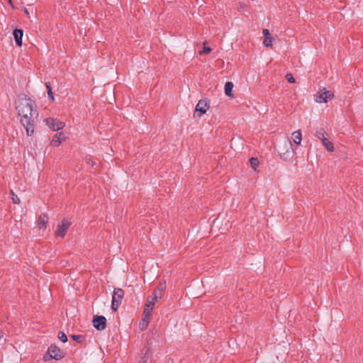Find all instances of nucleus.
Here are the masks:
<instances>
[{
  "label": "nucleus",
  "mask_w": 363,
  "mask_h": 363,
  "mask_svg": "<svg viewBox=\"0 0 363 363\" xmlns=\"http://www.w3.org/2000/svg\"><path fill=\"white\" fill-rule=\"evenodd\" d=\"M72 337L73 338V340H77V341H78L81 339L80 335H72Z\"/></svg>",
  "instance_id": "obj_29"
},
{
  "label": "nucleus",
  "mask_w": 363,
  "mask_h": 363,
  "mask_svg": "<svg viewBox=\"0 0 363 363\" xmlns=\"http://www.w3.org/2000/svg\"><path fill=\"white\" fill-rule=\"evenodd\" d=\"M152 308H147L145 306L142 318L146 319L150 321L151 319V317H152Z\"/></svg>",
  "instance_id": "obj_18"
},
{
  "label": "nucleus",
  "mask_w": 363,
  "mask_h": 363,
  "mask_svg": "<svg viewBox=\"0 0 363 363\" xmlns=\"http://www.w3.org/2000/svg\"><path fill=\"white\" fill-rule=\"evenodd\" d=\"M9 3L11 4V0H8Z\"/></svg>",
  "instance_id": "obj_33"
},
{
  "label": "nucleus",
  "mask_w": 363,
  "mask_h": 363,
  "mask_svg": "<svg viewBox=\"0 0 363 363\" xmlns=\"http://www.w3.org/2000/svg\"><path fill=\"white\" fill-rule=\"evenodd\" d=\"M321 142L323 146L327 149V150H328L329 152L334 151L333 143L328 140L327 137L325 139L322 140Z\"/></svg>",
  "instance_id": "obj_15"
},
{
  "label": "nucleus",
  "mask_w": 363,
  "mask_h": 363,
  "mask_svg": "<svg viewBox=\"0 0 363 363\" xmlns=\"http://www.w3.org/2000/svg\"><path fill=\"white\" fill-rule=\"evenodd\" d=\"M327 136H328V134L323 128H320L316 129L315 137L318 139H319L320 141L322 140L325 139Z\"/></svg>",
  "instance_id": "obj_16"
},
{
  "label": "nucleus",
  "mask_w": 363,
  "mask_h": 363,
  "mask_svg": "<svg viewBox=\"0 0 363 363\" xmlns=\"http://www.w3.org/2000/svg\"><path fill=\"white\" fill-rule=\"evenodd\" d=\"M16 109L21 117V123L25 127L27 135H32L38 116L35 101L26 95L20 96L16 101Z\"/></svg>",
  "instance_id": "obj_1"
},
{
  "label": "nucleus",
  "mask_w": 363,
  "mask_h": 363,
  "mask_svg": "<svg viewBox=\"0 0 363 363\" xmlns=\"http://www.w3.org/2000/svg\"><path fill=\"white\" fill-rule=\"evenodd\" d=\"M4 337V333L0 330V340Z\"/></svg>",
  "instance_id": "obj_31"
},
{
  "label": "nucleus",
  "mask_w": 363,
  "mask_h": 363,
  "mask_svg": "<svg viewBox=\"0 0 363 363\" xmlns=\"http://www.w3.org/2000/svg\"><path fill=\"white\" fill-rule=\"evenodd\" d=\"M46 87L48 89V91L49 90H52L51 86H50V84L49 82L46 83Z\"/></svg>",
  "instance_id": "obj_30"
},
{
  "label": "nucleus",
  "mask_w": 363,
  "mask_h": 363,
  "mask_svg": "<svg viewBox=\"0 0 363 363\" xmlns=\"http://www.w3.org/2000/svg\"><path fill=\"white\" fill-rule=\"evenodd\" d=\"M124 296V291L120 288L115 289L112 296L111 308L116 311L122 302Z\"/></svg>",
  "instance_id": "obj_5"
},
{
  "label": "nucleus",
  "mask_w": 363,
  "mask_h": 363,
  "mask_svg": "<svg viewBox=\"0 0 363 363\" xmlns=\"http://www.w3.org/2000/svg\"><path fill=\"white\" fill-rule=\"evenodd\" d=\"M286 78L289 83H295L296 82L294 77H293V75L291 73L287 74L286 75Z\"/></svg>",
  "instance_id": "obj_25"
},
{
  "label": "nucleus",
  "mask_w": 363,
  "mask_h": 363,
  "mask_svg": "<svg viewBox=\"0 0 363 363\" xmlns=\"http://www.w3.org/2000/svg\"><path fill=\"white\" fill-rule=\"evenodd\" d=\"M292 139L294 143L300 145L302 140V135L301 130H296L292 133Z\"/></svg>",
  "instance_id": "obj_14"
},
{
  "label": "nucleus",
  "mask_w": 363,
  "mask_h": 363,
  "mask_svg": "<svg viewBox=\"0 0 363 363\" xmlns=\"http://www.w3.org/2000/svg\"><path fill=\"white\" fill-rule=\"evenodd\" d=\"M314 100L317 103H326L328 100H330L334 98V94L326 90L325 88L320 89L319 91L314 94Z\"/></svg>",
  "instance_id": "obj_3"
},
{
  "label": "nucleus",
  "mask_w": 363,
  "mask_h": 363,
  "mask_svg": "<svg viewBox=\"0 0 363 363\" xmlns=\"http://www.w3.org/2000/svg\"><path fill=\"white\" fill-rule=\"evenodd\" d=\"M47 354L49 355V357L45 355L43 358L45 361H48L51 359L58 360L62 359L65 357L64 351L54 345H52L48 347Z\"/></svg>",
  "instance_id": "obj_2"
},
{
  "label": "nucleus",
  "mask_w": 363,
  "mask_h": 363,
  "mask_svg": "<svg viewBox=\"0 0 363 363\" xmlns=\"http://www.w3.org/2000/svg\"><path fill=\"white\" fill-rule=\"evenodd\" d=\"M158 298H160V297L157 294V291H155L153 292L152 295L147 297L145 306L147 308L153 309L154 306H155V303L157 302Z\"/></svg>",
  "instance_id": "obj_11"
},
{
  "label": "nucleus",
  "mask_w": 363,
  "mask_h": 363,
  "mask_svg": "<svg viewBox=\"0 0 363 363\" xmlns=\"http://www.w3.org/2000/svg\"><path fill=\"white\" fill-rule=\"evenodd\" d=\"M166 287V283L165 281H164V283H160L157 290L160 291V294H159V297L161 298V294H162V291L165 289Z\"/></svg>",
  "instance_id": "obj_24"
},
{
  "label": "nucleus",
  "mask_w": 363,
  "mask_h": 363,
  "mask_svg": "<svg viewBox=\"0 0 363 363\" xmlns=\"http://www.w3.org/2000/svg\"><path fill=\"white\" fill-rule=\"evenodd\" d=\"M24 12H25L27 15H28V14H29V12H28V9H27L26 8H25V9H24Z\"/></svg>",
  "instance_id": "obj_32"
},
{
  "label": "nucleus",
  "mask_w": 363,
  "mask_h": 363,
  "mask_svg": "<svg viewBox=\"0 0 363 363\" xmlns=\"http://www.w3.org/2000/svg\"><path fill=\"white\" fill-rule=\"evenodd\" d=\"M65 139L66 136L62 132L57 133L51 140V145L58 147Z\"/></svg>",
  "instance_id": "obj_10"
},
{
  "label": "nucleus",
  "mask_w": 363,
  "mask_h": 363,
  "mask_svg": "<svg viewBox=\"0 0 363 363\" xmlns=\"http://www.w3.org/2000/svg\"><path fill=\"white\" fill-rule=\"evenodd\" d=\"M208 108L209 105L206 100H199L195 108V113L199 112V116H201V115L206 113Z\"/></svg>",
  "instance_id": "obj_9"
},
{
  "label": "nucleus",
  "mask_w": 363,
  "mask_h": 363,
  "mask_svg": "<svg viewBox=\"0 0 363 363\" xmlns=\"http://www.w3.org/2000/svg\"><path fill=\"white\" fill-rule=\"evenodd\" d=\"M70 225V222H69L67 220H63L62 224L60 225H58L55 231L56 236L64 238Z\"/></svg>",
  "instance_id": "obj_7"
},
{
  "label": "nucleus",
  "mask_w": 363,
  "mask_h": 363,
  "mask_svg": "<svg viewBox=\"0 0 363 363\" xmlns=\"http://www.w3.org/2000/svg\"><path fill=\"white\" fill-rule=\"evenodd\" d=\"M211 51V48L208 46H206V43H203V50L199 51V54L200 55H205V54H208L210 53Z\"/></svg>",
  "instance_id": "obj_22"
},
{
  "label": "nucleus",
  "mask_w": 363,
  "mask_h": 363,
  "mask_svg": "<svg viewBox=\"0 0 363 363\" xmlns=\"http://www.w3.org/2000/svg\"><path fill=\"white\" fill-rule=\"evenodd\" d=\"M48 96L51 99L52 101H54V96L52 90H49L48 91Z\"/></svg>",
  "instance_id": "obj_28"
},
{
  "label": "nucleus",
  "mask_w": 363,
  "mask_h": 363,
  "mask_svg": "<svg viewBox=\"0 0 363 363\" xmlns=\"http://www.w3.org/2000/svg\"><path fill=\"white\" fill-rule=\"evenodd\" d=\"M273 38L270 36L264 37L263 43L266 47H272Z\"/></svg>",
  "instance_id": "obj_21"
},
{
  "label": "nucleus",
  "mask_w": 363,
  "mask_h": 363,
  "mask_svg": "<svg viewBox=\"0 0 363 363\" xmlns=\"http://www.w3.org/2000/svg\"><path fill=\"white\" fill-rule=\"evenodd\" d=\"M262 33H263L264 37H267V36H270L271 35L268 29H264Z\"/></svg>",
  "instance_id": "obj_27"
},
{
  "label": "nucleus",
  "mask_w": 363,
  "mask_h": 363,
  "mask_svg": "<svg viewBox=\"0 0 363 363\" xmlns=\"http://www.w3.org/2000/svg\"><path fill=\"white\" fill-rule=\"evenodd\" d=\"M244 6H245V4H241L242 8H244Z\"/></svg>",
  "instance_id": "obj_34"
},
{
  "label": "nucleus",
  "mask_w": 363,
  "mask_h": 363,
  "mask_svg": "<svg viewBox=\"0 0 363 363\" xmlns=\"http://www.w3.org/2000/svg\"><path fill=\"white\" fill-rule=\"evenodd\" d=\"M279 147L281 157L284 160H287L289 157V153L292 150L291 140L289 138H284Z\"/></svg>",
  "instance_id": "obj_4"
},
{
  "label": "nucleus",
  "mask_w": 363,
  "mask_h": 363,
  "mask_svg": "<svg viewBox=\"0 0 363 363\" xmlns=\"http://www.w3.org/2000/svg\"><path fill=\"white\" fill-rule=\"evenodd\" d=\"M48 222V217L47 215L43 213L40 214L38 218L37 224L40 229H45L46 228V225Z\"/></svg>",
  "instance_id": "obj_12"
},
{
  "label": "nucleus",
  "mask_w": 363,
  "mask_h": 363,
  "mask_svg": "<svg viewBox=\"0 0 363 363\" xmlns=\"http://www.w3.org/2000/svg\"><path fill=\"white\" fill-rule=\"evenodd\" d=\"M44 121L53 131L62 130L65 126V123L57 118H48Z\"/></svg>",
  "instance_id": "obj_6"
},
{
  "label": "nucleus",
  "mask_w": 363,
  "mask_h": 363,
  "mask_svg": "<svg viewBox=\"0 0 363 363\" xmlns=\"http://www.w3.org/2000/svg\"><path fill=\"white\" fill-rule=\"evenodd\" d=\"M16 43L18 46L22 45V38H23V30L21 29H15L13 33Z\"/></svg>",
  "instance_id": "obj_13"
},
{
  "label": "nucleus",
  "mask_w": 363,
  "mask_h": 363,
  "mask_svg": "<svg viewBox=\"0 0 363 363\" xmlns=\"http://www.w3.org/2000/svg\"><path fill=\"white\" fill-rule=\"evenodd\" d=\"M149 323L150 321L146 320V319H143L141 320V321L139 323V328L141 330H146V328H147L148 325H149Z\"/></svg>",
  "instance_id": "obj_20"
},
{
  "label": "nucleus",
  "mask_w": 363,
  "mask_h": 363,
  "mask_svg": "<svg viewBox=\"0 0 363 363\" xmlns=\"http://www.w3.org/2000/svg\"><path fill=\"white\" fill-rule=\"evenodd\" d=\"M250 166L255 170L257 171V168L259 165V160L257 158L251 157L250 160Z\"/></svg>",
  "instance_id": "obj_19"
},
{
  "label": "nucleus",
  "mask_w": 363,
  "mask_h": 363,
  "mask_svg": "<svg viewBox=\"0 0 363 363\" xmlns=\"http://www.w3.org/2000/svg\"><path fill=\"white\" fill-rule=\"evenodd\" d=\"M58 338L63 342H66L67 341V335L62 331L59 332Z\"/></svg>",
  "instance_id": "obj_23"
},
{
  "label": "nucleus",
  "mask_w": 363,
  "mask_h": 363,
  "mask_svg": "<svg viewBox=\"0 0 363 363\" xmlns=\"http://www.w3.org/2000/svg\"><path fill=\"white\" fill-rule=\"evenodd\" d=\"M93 325L98 330H103L106 325V319L104 316H94L93 319Z\"/></svg>",
  "instance_id": "obj_8"
},
{
  "label": "nucleus",
  "mask_w": 363,
  "mask_h": 363,
  "mask_svg": "<svg viewBox=\"0 0 363 363\" xmlns=\"http://www.w3.org/2000/svg\"><path fill=\"white\" fill-rule=\"evenodd\" d=\"M233 84L231 82H228L225 84V94L228 96H232L233 94Z\"/></svg>",
  "instance_id": "obj_17"
},
{
  "label": "nucleus",
  "mask_w": 363,
  "mask_h": 363,
  "mask_svg": "<svg viewBox=\"0 0 363 363\" xmlns=\"http://www.w3.org/2000/svg\"><path fill=\"white\" fill-rule=\"evenodd\" d=\"M11 194L13 195V196H12L13 202L14 203H20V199L17 196L14 195V194H13V192L12 191H11Z\"/></svg>",
  "instance_id": "obj_26"
}]
</instances>
